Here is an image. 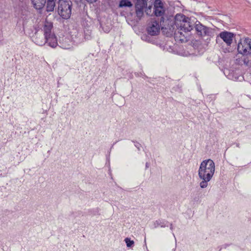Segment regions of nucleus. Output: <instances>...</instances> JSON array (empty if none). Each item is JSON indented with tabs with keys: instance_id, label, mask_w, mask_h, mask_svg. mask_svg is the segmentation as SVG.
<instances>
[{
	"instance_id": "10",
	"label": "nucleus",
	"mask_w": 251,
	"mask_h": 251,
	"mask_svg": "<svg viewBox=\"0 0 251 251\" xmlns=\"http://www.w3.org/2000/svg\"><path fill=\"white\" fill-rule=\"evenodd\" d=\"M57 46L65 50L70 49L72 47L70 39L65 36L60 37Z\"/></svg>"
},
{
	"instance_id": "19",
	"label": "nucleus",
	"mask_w": 251,
	"mask_h": 251,
	"mask_svg": "<svg viewBox=\"0 0 251 251\" xmlns=\"http://www.w3.org/2000/svg\"><path fill=\"white\" fill-rule=\"evenodd\" d=\"M125 241L126 244V246L127 247H131L134 245V241L133 240H131L128 238H126L125 239Z\"/></svg>"
},
{
	"instance_id": "3",
	"label": "nucleus",
	"mask_w": 251,
	"mask_h": 251,
	"mask_svg": "<svg viewBox=\"0 0 251 251\" xmlns=\"http://www.w3.org/2000/svg\"><path fill=\"white\" fill-rule=\"evenodd\" d=\"M57 4L58 15L63 19H69L72 14V1L71 0H59Z\"/></svg>"
},
{
	"instance_id": "7",
	"label": "nucleus",
	"mask_w": 251,
	"mask_h": 251,
	"mask_svg": "<svg viewBox=\"0 0 251 251\" xmlns=\"http://www.w3.org/2000/svg\"><path fill=\"white\" fill-rule=\"evenodd\" d=\"M153 13L152 14L151 13V15L154 14L156 17H161L160 20V25H162V26H165V25L164 24V18L163 17V15L165 14V10L163 2L160 0H155L153 3Z\"/></svg>"
},
{
	"instance_id": "9",
	"label": "nucleus",
	"mask_w": 251,
	"mask_h": 251,
	"mask_svg": "<svg viewBox=\"0 0 251 251\" xmlns=\"http://www.w3.org/2000/svg\"><path fill=\"white\" fill-rule=\"evenodd\" d=\"M235 35L233 33L227 31H222L219 34V36L226 43L227 46H230Z\"/></svg>"
},
{
	"instance_id": "26",
	"label": "nucleus",
	"mask_w": 251,
	"mask_h": 251,
	"mask_svg": "<svg viewBox=\"0 0 251 251\" xmlns=\"http://www.w3.org/2000/svg\"><path fill=\"white\" fill-rule=\"evenodd\" d=\"M236 147L238 148L240 147V144L239 143H236Z\"/></svg>"
},
{
	"instance_id": "16",
	"label": "nucleus",
	"mask_w": 251,
	"mask_h": 251,
	"mask_svg": "<svg viewBox=\"0 0 251 251\" xmlns=\"http://www.w3.org/2000/svg\"><path fill=\"white\" fill-rule=\"evenodd\" d=\"M133 5V3L129 0H121L119 2L118 7L119 8L132 7Z\"/></svg>"
},
{
	"instance_id": "12",
	"label": "nucleus",
	"mask_w": 251,
	"mask_h": 251,
	"mask_svg": "<svg viewBox=\"0 0 251 251\" xmlns=\"http://www.w3.org/2000/svg\"><path fill=\"white\" fill-rule=\"evenodd\" d=\"M45 43L52 48H55L58 45V40L57 39L55 34L45 37Z\"/></svg>"
},
{
	"instance_id": "15",
	"label": "nucleus",
	"mask_w": 251,
	"mask_h": 251,
	"mask_svg": "<svg viewBox=\"0 0 251 251\" xmlns=\"http://www.w3.org/2000/svg\"><path fill=\"white\" fill-rule=\"evenodd\" d=\"M56 0H46V10L48 12H53L55 6Z\"/></svg>"
},
{
	"instance_id": "14",
	"label": "nucleus",
	"mask_w": 251,
	"mask_h": 251,
	"mask_svg": "<svg viewBox=\"0 0 251 251\" xmlns=\"http://www.w3.org/2000/svg\"><path fill=\"white\" fill-rule=\"evenodd\" d=\"M33 7L39 10H42L45 6L46 0H30Z\"/></svg>"
},
{
	"instance_id": "2",
	"label": "nucleus",
	"mask_w": 251,
	"mask_h": 251,
	"mask_svg": "<svg viewBox=\"0 0 251 251\" xmlns=\"http://www.w3.org/2000/svg\"><path fill=\"white\" fill-rule=\"evenodd\" d=\"M185 19H188V17L183 14H177L175 17V20L174 21H169L168 20L166 21V23H168V25L167 26L165 25V26H162V32L165 34L167 36L172 35L174 32L175 26L178 29V27L181 26L182 22Z\"/></svg>"
},
{
	"instance_id": "1",
	"label": "nucleus",
	"mask_w": 251,
	"mask_h": 251,
	"mask_svg": "<svg viewBox=\"0 0 251 251\" xmlns=\"http://www.w3.org/2000/svg\"><path fill=\"white\" fill-rule=\"evenodd\" d=\"M215 163L210 159L201 162L198 171L199 177L202 180L200 183L201 188H205L208 185L215 172Z\"/></svg>"
},
{
	"instance_id": "8",
	"label": "nucleus",
	"mask_w": 251,
	"mask_h": 251,
	"mask_svg": "<svg viewBox=\"0 0 251 251\" xmlns=\"http://www.w3.org/2000/svg\"><path fill=\"white\" fill-rule=\"evenodd\" d=\"M162 25L159 24V22L156 20L151 21L147 27V31L149 35L151 36L157 35L160 32V26Z\"/></svg>"
},
{
	"instance_id": "11",
	"label": "nucleus",
	"mask_w": 251,
	"mask_h": 251,
	"mask_svg": "<svg viewBox=\"0 0 251 251\" xmlns=\"http://www.w3.org/2000/svg\"><path fill=\"white\" fill-rule=\"evenodd\" d=\"M194 24L191 22V19L188 17V19H185L182 23L181 26L178 27L180 30L184 32L190 31L193 28Z\"/></svg>"
},
{
	"instance_id": "13",
	"label": "nucleus",
	"mask_w": 251,
	"mask_h": 251,
	"mask_svg": "<svg viewBox=\"0 0 251 251\" xmlns=\"http://www.w3.org/2000/svg\"><path fill=\"white\" fill-rule=\"evenodd\" d=\"M52 28L53 25L52 23L46 22L45 23V25L43 26L44 37H46L54 34V32H52Z\"/></svg>"
},
{
	"instance_id": "4",
	"label": "nucleus",
	"mask_w": 251,
	"mask_h": 251,
	"mask_svg": "<svg viewBox=\"0 0 251 251\" xmlns=\"http://www.w3.org/2000/svg\"><path fill=\"white\" fill-rule=\"evenodd\" d=\"M151 0H136L135 4V13L137 17L140 20L144 15V10L147 15H151V9L152 8Z\"/></svg>"
},
{
	"instance_id": "23",
	"label": "nucleus",
	"mask_w": 251,
	"mask_h": 251,
	"mask_svg": "<svg viewBox=\"0 0 251 251\" xmlns=\"http://www.w3.org/2000/svg\"><path fill=\"white\" fill-rule=\"evenodd\" d=\"M244 64H245L246 65H248V63H249V60H246V58H244Z\"/></svg>"
},
{
	"instance_id": "22",
	"label": "nucleus",
	"mask_w": 251,
	"mask_h": 251,
	"mask_svg": "<svg viewBox=\"0 0 251 251\" xmlns=\"http://www.w3.org/2000/svg\"><path fill=\"white\" fill-rule=\"evenodd\" d=\"M87 2L90 3H93L96 2L98 0H86Z\"/></svg>"
},
{
	"instance_id": "21",
	"label": "nucleus",
	"mask_w": 251,
	"mask_h": 251,
	"mask_svg": "<svg viewBox=\"0 0 251 251\" xmlns=\"http://www.w3.org/2000/svg\"><path fill=\"white\" fill-rule=\"evenodd\" d=\"M136 144H135V146L137 148L138 151L140 150V147H141V145L140 143L136 142Z\"/></svg>"
},
{
	"instance_id": "24",
	"label": "nucleus",
	"mask_w": 251,
	"mask_h": 251,
	"mask_svg": "<svg viewBox=\"0 0 251 251\" xmlns=\"http://www.w3.org/2000/svg\"><path fill=\"white\" fill-rule=\"evenodd\" d=\"M150 164L148 162L146 163V169H147L149 167Z\"/></svg>"
},
{
	"instance_id": "27",
	"label": "nucleus",
	"mask_w": 251,
	"mask_h": 251,
	"mask_svg": "<svg viewBox=\"0 0 251 251\" xmlns=\"http://www.w3.org/2000/svg\"><path fill=\"white\" fill-rule=\"evenodd\" d=\"M98 212H99V209L97 208V212L98 213Z\"/></svg>"
},
{
	"instance_id": "18",
	"label": "nucleus",
	"mask_w": 251,
	"mask_h": 251,
	"mask_svg": "<svg viewBox=\"0 0 251 251\" xmlns=\"http://www.w3.org/2000/svg\"><path fill=\"white\" fill-rule=\"evenodd\" d=\"M41 40H40V38L38 37H36L35 38V43L39 45V46H43L45 44V37H42Z\"/></svg>"
},
{
	"instance_id": "6",
	"label": "nucleus",
	"mask_w": 251,
	"mask_h": 251,
	"mask_svg": "<svg viewBox=\"0 0 251 251\" xmlns=\"http://www.w3.org/2000/svg\"><path fill=\"white\" fill-rule=\"evenodd\" d=\"M237 51L243 55L251 54V39L248 37L244 40L240 39L238 43Z\"/></svg>"
},
{
	"instance_id": "5",
	"label": "nucleus",
	"mask_w": 251,
	"mask_h": 251,
	"mask_svg": "<svg viewBox=\"0 0 251 251\" xmlns=\"http://www.w3.org/2000/svg\"><path fill=\"white\" fill-rule=\"evenodd\" d=\"M194 27L196 33L199 36L204 37H213L215 35V30L203 25L199 21H197L195 23Z\"/></svg>"
},
{
	"instance_id": "20",
	"label": "nucleus",
	"mask_w": 251,
	"mask_h": 251,
	"mask_svg": "<svg viewBox=\"0 0 251 251\" xmlns=\"http://www.w3.org/2000/svg\"><path fill=\"white\" fill-rule=\"evenodd\" d=\"M142 39L146 41L150 42V37H148L147 35H143L142 37Z\"/></svg>"
},
{
	"instance_id": "17",
	"label": "nucleus",
	"mask_w": 251,
	"mask_h": 251,
	"mask_svg": "<svg viewBox=\"0 0 251 251\" xmlns=\"http://www.w3.org/2000/svg\"><path fill=\"white\" fill-rule=\"evenodd\" d=\"M168 223V222L165 221L163 220H156L154 222V227H157L159 226H160L162 227H164L166 226H168L167 224Z\"/></svg>"
},
{
	"instance_id": "25",
	"label": "nucleus",
	"mask_w": 251,
	"mask_h": 251,
	"mask_svg": "<svg viewBox=\"0 0 251 251\" xmlns=\"http://www.w3.org/2000/svg\"><path fill=\"white\" fill-rule=\"evenodd\" d=\"M170 229H171V230H173V225H172V224H170Z\"/></svg>"
}]
</instances>
